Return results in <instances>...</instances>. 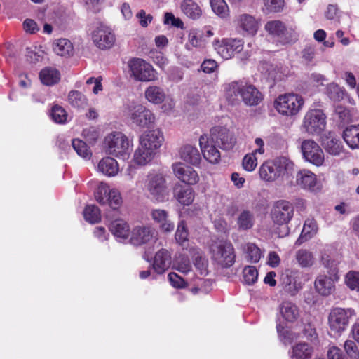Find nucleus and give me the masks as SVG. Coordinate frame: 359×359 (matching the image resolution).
<instances>
[{"label": "nucleus", "mask_w": 359, "mask_h": 359, "mask_svg": "<svg viewBox=\"0 0 359 359\" xmlns=\"http://www.w3.org/2000/svg\"><path fill=\"white\" fill-rule=\"evenodd\" d=\"M226 99L231 104L241 100L246 106L259 105L264 99L262 93L254 85L244 81H235L224 86Z\"/></svg>", "instance_id": "nucleus-1"}, {"label": "nucleus", "mask_w": 359, "mask_h": 359, "mask_svg": "<svg viewBox=\"0 0 359 359\" xmlns=\"http://www.w3.org/2000/svg\"><path fill=\"white\" fill-rule=\"evenodd\" d=\"M293 163L286 157L282 156L273 161L264 163L259 168L260 178L266 182H273L282 175L292 170Z\"/></svg>", "instance_id": "nucleus-2"}, {"label": "nucleus", "mask_w": 359, "mask_h": 359, "mask_svg": "<svg viewBox=\"0 0 359 359\" xmlns=\"http://www.w3.org/2000/svg\"><path fill=\"white\" fill-rule=\"evenodd\" d=\"M324 266L328 269L327 274L319 275L314 283L316 292L322 296H328L335 290V283L339 279L338 271L333 262L323 257Z\"/></svg>", "instance_id": "nucleus-3"}, {"label": "nucleus", "mask_w": 359, "mask_h": 359, "mask_svg": "<svg viewBox=\"0 0 359 359\" xmlns=\"http://www.w3.org/2000/svg\"><path fill=\"white\" fill-rule=\"evenodd\" d=\"M144 189L153 201L164 202L168 198L166 180L160 174L149 175L145 180Z\"/></svg>", "instance_id": "nucleus-4"}, {"label": "nucleus", "mask_w": 359, "mask_h": 359, "mask_svg": "<svg viewBox=\"0 0 359 359\" xmlns=\"http://www.w3.org/2000/svg\"><path fill=\"white\" fill-rule=\"evenodd\" d=\"M106 151L116 157L126 159L130 154V142L121 132H113L104 139Z\"/></svg>", "instance_id": "nucleus-5"}, {"label": "nucleus", "mask_w": 359, "mask_h": 359, "mask_svg": "<svg viewBox=\"0 0 359 359\" xmlns=\"http://www.w3.org/2000/svg\"><path fill=\"white\" fill-rule=\"evenodd\" d=\"M355 316L353 309L334 308L328 316V325L331 334L340 335L348 327L349 320Z\"/></svg>", "instance_id": "nucleus-6"}, {"label": "nucleus", "mask_w": 359, "mask_h": 359, "mask_svg": "<svg viewBox=\"0 0 359 359\" xmlns=\"http://www.w3.org/2000/svg\"><path fill=\"white\" fill-rule=\"evenodd\" d=\"M91 29L92 41L98 48L107 50L114 45L116 36L110 27L97 21L92 25Z\"/></svg>", "instance_id": "nucleus-7"}, {"label": "nucleus", "mask_w": 359, "mask_h": 359, "mask_svg": "<svg viewBox=\"0 0 359 359\" xmlns=\"http://www.w3.org/2000/svg\"><path fill=\"white\" fill-rule=\"evenodd\" d=\"M210 253L212 260L223 268H229L235 262L234 248L231 242L215 243L210 247Z\"/></svg>", "instance_id": "nucleus-8"}, {"label": "nucleus", "mask_w": 359, "mask_h": 359, "mask_svg": "<svg viewBox=\"0 0 359 359\" xmlns=\"http://www.w3.org/2000/svg\"><path fill=\"white\" fill-rule=\"evenodd\" d=\"M128 65L131 76L136 81L149 82L158 79L156 71L143 59L133 58L128 61Z\"/></svg>", "instance_id": "nucleus-9"}, {"label": "nucleus", "mask_w": 359, "mask_h": 359, "mask_svg": "<svg viewBox=\"0 0 359 359\" xmlns=\"http://www.w3.org/2000/svg\"><path fill=\"white\" fill-rule=\"evenodd\" d=\"M304 104L302 96L294 93L281 95L275 101V107L281 114L293 116L297 114Z\"/></svg>", "instance_id": "nucleus-10"}, {"label": "nucleus", "mask_w": 359, "mask_h": 359, "mask_svg": "<svg viewBox=\"0 0 359 359\" xmlns=\"http://www.w3.org/2000/svg\"><path fill=\"white\" fill-rule=\"evenodd\" d=\"M95 198L100 205L108 204L115 214L118 212V208L122 203L119 191L115 189H111L109 187L101 183L95 192Z\"/></svg>", "instance_id": "nucleus-11"}, {"label": "nucleus", "mask_w": 359, "mask_h": 359, "mask_svg": "<svg viewBox=\"0 0 359 359\" xmlns=\"http://www.w3.org/2000/svg\"><path fill=\"white\" fill-rule=\"evenodd\" d=\"M293 204L287 200H278L273 204L271 217L273 222L278 225L287 224L294 216Z\"/></svg>", "instance_id": "nucleus-12"}, {"label": "nucleus", "mask_w": 359, "mask_h": 359, "mask_svg": "<svg viewBox=\"0 0 359 359\" xmlns=\"http://www.w3.org/2000/svg\"><path fill=\"white\" fill-rule=\"evenodd\" d=\"M209 139L215 144L218 148L223 150H230L233 148L236 138L227 128L222 126L213 127L208 135Z\"/></svg>", "instance_id": "nucleus-13"}, {"label": "nucleus", "mask_w": 359, "mask_h": 359, "mask_svg": "<svg viewBox=\"0 0 359 359\" xmlns=\"http://www.w3.org/2000/svg\"><path fill=\"white\" fill-rule=\"evenodd\" d=\"M325 115L320 109H311L306 112L303 121V128L311 135H318L325 128Z\"/></svg>", "instance_id": "nucleus-14"}, {"label": "nucleus", "mask_w": 359, "mask_h": 359, "mask_svg": "<svg viewBox=\"0 0 359 359\" xmlns=\"http://www.w3.org/2000/svg\"><path fill=\"white\" fill-rule=\"evenodd\" d=\"M128 114L133 123L141 128L149 127L155 119L153 113L142 104L128 106Z\"/></svg>", "instance_id": "nucleus-15"}, {"label": "nucleus", "mask_w": 359, "mask_h": 359, "mask_svg": "<svg viewBox=\"0 0 359 359\" xmlns=\"http://www.w3.org/2000/svg\"><path fill=\"white\" fill-rule=\"evenodd\" d=\"M304 158L316 166H320L325 161L324 153L320 147L313 140H305L301 145Z\"/></svg>", "instance_id": "nucleus-16"}, {"label": "nucleus", "mask_w": 359, "mask_h": 359, "mask_svg": "<svg viewBox=\"0 0 359 359\" xmlns=\"http://www.w3.org/2000/svg\"><path fill=\"white\" fill-rule=\"evenodd\" d=\"M214 46L218 54L224 60L232 57L243 48V41L236 39H223L221 41H216Z\"/></svg>", "instance_id": "nucleus-17"}, {"label": "nucleus", "mask_w": 359, "mask_h": 359, "mask_svg": "<svg viewBox=\"0 0 359 359\" xmlns=\"http://www.w3.org/2000/svg\"><path fill=\"white\" fill-rule=\"evenodd\" d=\"M156 236V231L150 226L138 225L135 226L130 236V243L135 246L149 243Z\"/></svg>", "instance_id": "nucleus-18"}, {"label": "nucleus", "mask_w": 359, "mask_h": 359, "mask_svg": "<svg viewBox=\"0 0 359 359\" xmlns=\"http://www.w3.org/2000/svg\"><path fill=\"white\" fill-rule=\"evenodd\" d=\"M265 29L269 34L283 39L285 43L295 41L298 38V34L294 29H290L291 31L290 37H287L286 34L288 33V29L280 20L269 21L265 25Z\"/></svg>", "instance_id": "nucleus-19"}, {"label": "nucleus", "mask_w": 359, "mask_h": 359, "mask_svg": "<svg viewBox=\"0 0 359 359\" xmlns=\"http://www.w3.org/2000/svg\"><path fill=\"white\" fill-rule=\"evenodd\" d=\"M199 144L204 158L210 163H219L221 154L217 146L209 139L208 135H201L199 138Z\"/></svg>", "instance_id": "nucleus-20"}, {"label": "nucleus", "mask_w": 359, "mask_h": 359, "mask_svg": "<svg viewBox=\"0 0 359 359\" xmlns=\"http://www.w3.org/2000/svg\"><path fill=\"white\" fill-rule=\"evenodd\" d=\"M172 170L175 176L185 184L193 185L196 184L199 180L196 171L191 167L185 165L182 163L173 164Z\"/></svg>", "instance_id": "nucleus-21"}, {"label": "nucleus", "mask_w": 359, "mask_h": 359, "mask_svg": "<svg viewBox=\"0 0 359 359\" xmlns=\"http://www.w3.org/2000/svg\"><path fill=\"white\" fill-rule=\"evenodd\" d=\"M164 140L162 132L158 130H149L140 137V145L155 152Z\"/></svg>", "instance_id": "nucleus-22"}, {"label": "nucleus", "mask_w": 359, "mask_h": 359, "mask_svg": "<svg viewBox=\"0 0 359 359\" xmlns=\"http://www.w3.org/2000/svg\"><path fill=\"white\" fill-rule=\"evenodd\" d=\"M150 216L154 223L165 233H170L175 229V224L169 219L168 212L163 209H152Z\"/></svg>", "instance_id": "nucleus-23"}, {"label": "nucleus", "mask_w": 359, "mask_h": 359, "mask_svg": "<svg viewBox=\"0 0 359 359\" xmlns=\"http://www.w3.org/2000/svg\"><path fill=\"white\" fill-rule=\"evenodd\" d=\"M171 264V256L168 250L161 249L156 253L153 269L157 274H163Z\"/></svg>", "instance_id": "nucleus-24"}, {"label": "nucleus", "mask_w": 359, "mask_h": 359, "mask_svg": "<svg viewBox=\"0 0 359 359\" xmlns=\"http://www.w3.org/2000/svg\"><path fill=\"white\" fill-rule=\"evenodd\" d=\"M317 183L316 175L309 170H301L296 175V184L302 189L314 191Z\"/></svg>", "instance_id": "nucleus-25"}, {"label": "nucleus", "mask_w": 359, "mask_h": 359, "mask_svg": "<svg viewBox=\"0 0 359 359\" xmlns=\"http://www.w3.org/2000/svg\"><path fill=\"white\" fill-rule=\"evenodd\" d=\"M281 283L283 290L291 296L295 295L302 288V283L292 271L282 275Z\"/></svg>", "instance_id": "nucleus-26"}, {"label": "nucleus", "mask_w": 359, "mask_h": 359, "mask_svg": "<svg viewBox=\"0 0 359 359\" xmlns=\"http://www.w3.org/2000/svg\"><path fill=\"white\" fill-rule=\"evenodd\" d=\"M322 145L325 151L332 156H339L344 150L341 142L329 133L322 137Z\"/></svg>", "instance_id": "nucleus-27"}, {"label": "nucleus", "mask_w": 359, "mask_h": 359, "mask_svg": "<svg viewBox=\"0 0 359 359\" xmlns=\"http://www.w3.org/2000/svg\"><path fill=\"white\" fill-rule=\"evenodd\" d=\"M278 311L283 318L288 323H294L299 317L298 306L290 301L283 302L278 306Z\"/></svg>", "instance_id": "nucleus-28"}, {"label": "nucleus", "mask_w": 359, "mask_h": 359, "mask_svg": "<svg viewBox=\"0 0 359 359\" xmlns=\"http://www.w3.org/2000/svg\"><path fill=\"white\" fill-rule=\"evenodd\" d=\"M109 231L120 241H125L129 236V226L123 219H116L112 221L109 226Z\"/></svg>", "instance_id": "nucleus-29"}, {"label": "nucleus", "mask_w": 359, "mask_h": 359, "mask_svg": "<svg viewBox=\"0 0 359 359\" xmlns=\"http://www.w3.org/2000/svg\"><path fill=\"white\" fill-rule=\"evenodd\" d=\"M313 352V349L309 344L301 342L292 346L288 354L290 359H310Z\"/></svg>", "instance_id": "nucleus-30"}, {"label": "nucleus", "mask_w": 359, "mask_h": 359, "mask_svg": "<svg viewBox=\"0 0 359 359\" xmlns=\"http://www.w3.org/2000/svg\"><path fill=\"white\" fill-rule=\"evenodd\" d=\"M343 139L351 149H358L359 124L346 127L343 132Z\"/></svg>", "instance_id": "nucleus-31"}, {"label": "nucleus", "mask_w": 359, "mask_h": 359, "mask_svg": "<svg viewBox=\"0 0 359 359\" xmlns=\"http://www.w3.org/2000/svg\"><path fill=\"white\" fill-rule=\"evenodd\" d=\"M180 157L183 161L193 165H198L201 160L198 149L191 144L184 145L181 148Z\"/></svg>", "instance_id": "nucleus-32"}, {"label": "nucleus", "mask_w": 359, "mask_h": 359, "mask_svg": "<svg viewBox=\"0 0 359 359\" xmlns=\"http://www.w3.org/2000/svg\"><path fill=\"white\" fill-rule=\"evenodd\" d=\"M97 170L106 176L114 177L118 172V164L114 158L106 157L99 162Z\"/></svg>", "instance_id": "nucleus-33"}, {"label": "nucleus", "mask_w": 359, "mask_h": 359, "mask_svg": "<svg viewBox=\"0 0 359 359\" xmlns=\"http://www.w3.org/2000/svg\"><path fill=\"white\" fill-rule=\"evenodd\" d=\"M238 25L248 34L255 35L258 29V24L255 18L248 14H242L238 18Z\"/></svg>", "instance_id": "nucleus-34"}, {"label": "nucleus", "mask_w": 359, "mask_h": 359, "mask_svg": "<svg viewBox=\"0 0 359 359\" xmlns=\"http://www.w3.org/2000/svg\"><path fill=\"white\" fill-rule=\"evenodd\" d=\"M180 8L182 13L191 20H198L202 15L201 7L194 0H183Z\"/></svg>", "instance_id": "nucleus-35"}, {"label": "nucleus", "mask_w": 359, "mask_h": 359, "mask_svg": "<svg viewBox=\"0 0 359 359\" xmlns=\"http://www.w3.org/2000/svg\"><path fill=\"white\" fill-rule=\"evenodd\" d=\"M146 100L153 104H161L165 99L166 95L163 88L158 86H149L144 91Z\"/></svg>", "instance_id": "nucleus-36"}, {"label": "nucleus", "mask_w": 359, "mask_h": 359, "mask_svg": "<svg viewBox=\"0 0 359 359\" xmlns=\"http://www.w3.org/2000/svg\"><path fill=\"white\" fill-rule=\"evenodd\" d=\"M174 195L176 199L183 205H190L194 198V193L191 188L177 187L174 190Z\"/></svg>", "instance_id": "nucleus-37"}, {"label": "nucleus", "mask_w": 359, "mask_h": 359, "mask_svg": "<svg viewBox=\"0 0 359 359\" xmlns=\"http://www.w3.org/2000/svg\"><path fill=\"white\" fill-rule=\"evenodd\" d=\"M318 227L316 222L313 219H307L304 224L300 236L297 241V243L300 245L302 243L311 238L317 233Z\"/></svg>", "instance_id": "nucleus-38"}, {"label": "nucleus", "mask_w": 359, "mask_h": 359, "mask_svg": "<svg viewBox=\"0 0 359 359\" xmlns=\"http://www.w3.org/2000/svg\"><path fill=\"white\" fill-rule=\"evenodd\" d=\"M68 102L74 108L83 109L88 106L86 95L78 90H71L68 95Z\"/></svg>", "instance_id": "nucleus-39"}, {"label": "nucleus", "mask_w": 359, "mask_h": 359, "mask_svg": "<svg viewBox=\"0 0 359 359\" xmlns=\"http://www.w3.org/2000/svg\"><path fill=\"white\" fill-rule=\"evenodd\" d=\"M60 72L54 68L47 67L40 72V79L46 86H52L60 80Z\"/></svg>", "instance_id": "nucleus-40"}, {"label": "nucleus", "mask_w": 359, "mask_h": 359, "mask_svg": "<svg viewBox=\"0 0 359 359\" xmlns=\"http://www.w3.org/2000/svg\"><path fill=\"white\" fill-rule=\"evenodd\" d=\"M154 155L155 152L140 145L134 154V161L140 165H144L153 159Z\"/></svg>", "instance_id": "nucleus-41"}, {"label": "nucleus", "mask_w": 359, "mask_h": 359, "mask_svg": "<svg viewBox=\"0 0 359 359\" xmlns=\"http://www.w3.org/2000/svg\"><path fill=\"white\" fill-rule=\"evenodd\" d=\"M254 215L249 210H243L237 218V224L240 230L251 229L254 225Z\"/></svg>", "instance_id": "nucleus-42"}, {"label": "nucleus", "mask_w": 359, "mask_h": 359, "mask_svg": "<svg viewBox=\"0 0 359 359\" xmlns=\"http://www.w3.org/2000/svg\"><path fill=\"white\" fill-rule=\"evenodd\" d=\"M277 332L280 340L285 344L288 345L299 338V334L293 332L287 327H283L280 323L276 325Z\"/></svg>", "instance_id": "nucleus-43"}, {"label": "nucleus", "mask_w": 359, "mask_h": 359, "mask_svg": "<svg viewBox=\"0 0 359 359\" xmlns=\"http://www.w3.org/2000/svg\"><path fill=\"white\" fill-rule=\"evenodd\" d=\"M54 52L59 55L65 57L70 55L73 52V46L67 39H60L53 48Z\"/></svg>", "instance_id": "nucleus-44"}, {"label": "nucleus", "mask_w": 359, "mask_h": 359, "mask_svg": "<svg viewBox=\"0 0 359 359\" xmlns=\"http://www.w3.org/2000/svg\"><path fill=\"white\" fill-rule=\"evenodd\" d=\"M326 93L330 99L334 102L342 100L346 95L344 88L334 83L327 86Z\"/></svg>", "instance_id": "nucleus-45"}, {"label": "nucleus", "mask_w": 359, "mask_h": 359, "mask_svg": "<svg viewBox=\"0 0 359 359\" xmlns=\"http://www.w3.org/2000/svg\"><path fill=\"white\" fill-rule=\"evenodd\" d=\"M83 217L90 224L97 223L101 220L100 210L95 205H88L83 210Z\"/></svg>", "instance_id": "nucleus-46"}, {"label": "nucleus", "mask_w": 359, "mask_h": 359, "mask_svg": "<svg viewBox=\"0 0 359 359\" xmlns=\"http://www.w3.org/2000/svg\"><path fill=\"white\" fill-rule=\"evenodd\" d=\"M296 259L302 267H309L313 264V254L305 249H301L297 252Z\"/></svg>", "instance_id": "nucleus-47"}, {"label": "nucleus", "mask_w": 359, "mask_h": 359, "mask_svg": "<svg viewBox=\"0 0 359 359\" xmlns=\"http://www.w3.org/2000/svg\"><path fill=\"white\" fill-rule=\"evenodd\" d=\"M212 11L218 16L224 18L229 15V6L224 0H210Z\"/></svg>", "instance_id": "nucleus-48"}, {"label": "nucleus", "mask_w": 359, "mask_h": 359, "mask_svg": "<svg viewBox=\"0 0 359 359\" xmlns=\"http://www.w3.org/2000/svg\"><path fill=\"white\" fill-rule=\"evenodd\" d=\"M72 145L79 156L83 158H90L91 152L85 142L79 139H73Z\"/></svg>", "instance_id": "nucleus-49"}, {"label": "nucleus", "mask_w": 359, "mask_h": 359, "mask_svg": "<svg viewBox=\"0 0 359 359\" xmlns=\"http://www.w3.org/2000/svg\"><path fill=\"white\" fill-rule=\"evenodd\" d=\"M194 264L201 275L208 274V262L202 252H197L194 254Z\"/></svg>", "instance_id": "nucleus-50"}, {"label": "nucleus", "mask_w": 359, "mask_h": 359, "mask_svg": "<svg viewBox=\"0 0 359 359\" xmlns=\"http://www.w3.org/2000/svg\"><path fill=\"white\" fill-rule=\"evenodd\" d=\"M243 283L248 285L255 283L258 278V271L255 266H247L243 270Z\"/></svg>", "instance_id": "nucleus-51"}, {"label": "nucleus", "mask_w": 359, "mask_h": 359, "mask_svg": "<svg viewBox=\"0 0 359 359\" xmlns=\"http://www.w3.org/2000/svg\"><path fill=\"white\" fill-rule=\"evenodd\" d=\"M189 231L184 220H180L177 224V231L175 232V239L177 242L184 246L188 241Z\"/></svg>", "instance_id": "nucleus-52"}, {"label": "nucleus", "mask_w": 359, "mask_h": 359, "mask_svg": "<svg viewBox=\"0 0 359 359\" xmlns=\"http://www.w3.org/2000/svg\"><path fill=\"white\" fill-rule=\"evenodd\" d=\"M189 41L194 47H201L205 42L203 30L192 29L189 33Z\"/></svg>", "instance_id": "nucleus-53"}, {"label": "nucleus", "mask_w": 359, "mask_h": 359, "mask_svg": "<svg viewBox=\"0 0 359 359\" xmlns=\"http://www.w3.org/2000/svg\"><path fill=\"white\" fill-rule=\"evenodd\" d=\"M246 253L248 261L252 263L258 262L262 257L260 249L253 243L247 244Z\"/></svg>", "instance_id": "nucleus-54"}, {"label": "nucleus", "mask_w": 359, "mask_h": 359, "mask_svg": "<svg viewBox=\"0 0 359 359\" xmlns=\"http://www.w3.org/2000/svg\"><path fill=\"white\" fill-rule=\"evenodd\" d=\"M50 116L53 121L57 123H64L67 118L66 111L58 105L52 107Z\"/></svg>", "instance_id": "nucleus-55"}, {"label": "nucleus", "mask_w": 359, "mask_h": 359, "mask_svg": "<svg viewBox=\"0 0 359 359\" xmlns=\"http://www.w3.org/2000/svg\"><path fill=\"white\" fill-rule=\"evenodd\" d=\"M174 268L182 273H187L191 271V265L187 257L180 256L175 260Z\"/></svg>", "instance_id": "nucleus-56"}, {"label": "nucleus", "mask_w": 359, "mask_h": 359, "mask_svg": "<svg viewBox=\"0 0 359 359\" xmlns=\"http://www.w3.org/2000/svg\"><path fill=\"white\" fill-rule=\"evenodd\" d=\"M257 165V159L254 154L251 152L244 156L242 165L245 170L251 172L255 169Z\"/></svg>", "instance_id": "nucleus-57"}, {"label": "nucleus", "mask_w": 359, "mask_h": 359, "mask_svg": "<svg viewBox=\"0 0 359 359\" xmlns=\"http://www.w3.org/2000/svg\"><path fill=\"white\" fill-rule=\"evenodd\" d=\"M265 9L268 12H280L284 6V0H264Z\"/></svg>", "instance_id": "nucleus-58"}, {"label": "nucleus", "mask_w": 359, "mask_h": 359, "mask_svg": "<svg viewBox=\"0 0 359 359\" xmlns=\"http://www.w3.org/2000/svg\"><path fill=\"white\" fill-rule=\"evenodd\" d=\"M346 283L350 289L359 290V272H348L346 276Z\"/></svg>", "instance_id": "nucleus-59"}, {"label": "nucleus", "mask_w": 359, "mask_h": 359, "mask_svg": "<svg viewBox=\"0 0 359 359\" xmlns=\"http://www.w3.org/2000/svg\"><path fill=\"white\" fill-rule=\"evenodd\" d=\"M344 349L348 355L353 359L359 358V350L355 343L351 340H347L344 343Z\"/></svg>", "instance_id": "nucleus-60"}, {"label": "nucleus", "mask_w": 359, "mask_h": 359, "mask_svg": "<svg viewBox=\"0 0 359 359\" xmlns=\"http://www.w3.org/2000/svg\"><path fill=\"white\" fill-rule=\"evenodd\" d=\"M136 18L140 20V25L142 27H147L153 20V16L151 14L147 13L143 9L138 11L136 14Z\"/></svg>", "instance_id": "nucleus-61"}, {"label": "nucleus", "mask_w": 359, "mask_h": 359, "mask_svg": "<svg viewBox=\"0 0 359 359\" xmlns=\"http://www.w3.org/2000/svg\"><path fill=\"white\" fill-rule=\"evenodd\" d=\"M217 62L212 59L205 60L201 65L202 71L206 74L214 72L217 69Z\"/></svg>", "instance_id": "nucleus-62"}, {"label": "nucleus", "mask_w": 359, "mask_h": 359, "mask_svg": "<svg viewBox=\"0 0 359 359\" xmlns=\"http://www.w3.org/2000/svg\"><path fill=\"white\" fill-rule=\"evenodd\" d=\"M168 280L170 284L176 288H183L185 287L184 280L177 273L172 272L168 274Z\"/></svg>", "instance_id": "nucleus-63"}, {"label": "nucleus", "mask_w": 359, "mask_h": 359, "mask_svg": "<svg viewBox=\"0 0 359 359\" xmlns=\"http://www.w3.org/2000/svg\"><path fill=\"white\" fill-rule=\"evenodd\" d=\"M328 359H347L342 353L340 348L332 346L327 351Z\"/></svg>", "instance_id": "nucleus-64"}]
</instances>
